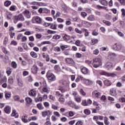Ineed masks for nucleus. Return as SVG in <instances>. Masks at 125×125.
Instances as JSON below:
<instances>
[{"instance_id": "nucleus-1", "label": "nucleus", "mask_w": 125, "mask_h": 125, "mask_svg": "<svg viewBox=\"0 0 125 125\" xmlns=\"http://www.w3.org/2000/svg\"><path fill=\"white\" fill-rule=\"evenodd\" d=\"M46 77L49 81H51V82H54L55 80H56V77H55V75L52 73L50 71H48L47 72Z\"/></svg>"}, {"instance_id": "nucleus-2", "label": "nucleus", "mask_w": 125, "mask_h": 125, "mask_svg": "<svg viewBox=\"0 0 125 125\" xmlns=\"http://www.w3.org/2000/svg\"><path fill=\"white\" fill-rule=\"evenodd\" d=\"M122 44L120 43H115L112 46V49L116 51H120L122 49Z\"/></svg>"}, {"instance_id": "nucleus-3", "label": "nucleus", "mask_w": 125, "mask_h": 125, "mask_svg": "<svg viewBox=\"0 0 125 125\" xmlns=\"http://www.w3.org/2000/svg\"><path fill=\"white\" fill-rule=\"evenodd\" d=\"M80 79L82 82H83L85 84H87V85H90V84H92V82L90 81V80L84 79L83 76H80Z\"/></svg>"}, {"instance_id": "nucleus-4", "label": "nucleus", "mask_w": 125, "mask_h": 125, "mask_svg": "<svg viewBox=\"0 0 125 125\" xmlns=\"http://www.w3.org/2000/svg\"><path fill=\"white\" fill-rule=\"evenodd\" d=\"M104 66L107 70H109V71L113 70V63L111 62H106Z\"/></svg>"}, {"instance_id": "nucleus-5", "label": "nucleus", "mask_w": 125, "mask_h": 125, "mask_svg": "<svg viewBox=\"0 0 125 125\" xmlns=\"http://www.w3.org/2000/svg\"><path fill=\"white\" fill-rule=\"evenodd\" d=\"M22 13L26 18H28V19L31 18V13H30L29 10H25Z\"/></svg>"}, {"instance_id": "nucleus-6", "label": "nucleus", "mask_w": 125, "mask_h": 125, "mask_svg": "<svg viewBox=\"0 0 125 125\" xmlns=\"http://www.w3.org/2000/svg\"><path fill=\"white\" fill-rule=\"evenodd\" d=\"M38 70H39V67L36 64L33 65L31 69L32 73L36 75L38 73Z\"/></svg>"}, {"instance_id": "nucleus-7", "label": "nucleus", "mask_w": 125, "mask_h": 125, "mask_svg": "<svg viewBox=\"0 0 125 125\" xmlns=\"http://www.w3.org/2000/svg\"><path fill=\"white\" fill-rule=\"evenodd\" d=\"M16 20L17 21H25V18H24V16H23V15L20 14L18 16L16 17L15 18Z\"/></svg>"}, {"instance_id": "nucleus-8", "label": "nucleus", "mask_w": 125, "mask_h": 125, "mask_svg": "<svg viewBox=\"0 0 125 125\" xmlns=\"http://www.w3.org/2000/svg\"><path fill=\"white\" fill-rule=\"evenodd\" d=\"M93 63L100 64L102 65V62L101 61V59H99L98 58H96L93 59Z\"/></svg>"}, {"instance_id": "nucleus-9", "label": "nucleus", "mask_w": 125, "mask_h": 125, "mask_svg": "<svg viewBox=\"0 0 125 125\" xmlns=\"http://www.w3.org/2000/svg\"><path fill=\"white\" fill-rule=\"evenodd\" d=\"M65 62L67 64H70V65H74L75 64V62L72 59V58H67L65 59Z\"/></svg>"}, {"instance_id": "nucleus-10", "label": "nucleus", "mask_w": 125, "mask_h": 125, "mask_svg": "<svg viewBox=\"0 0 125 125\" xmlns=\"http://www.w3.org/2000/svg\"><path fill=\"white\" fill-rule=\"evenodd\" d=\"M33 19H34L37 24H41L42 23V19L39 16L34 17Z\"/></svg>"}, {"instance_id": "nucleus-11", "label": "nucleus", "mask_w": 125, "mask_h": 125, "mask_svg": "<svg viewBox=\"0 0 125 125\" xmlns=\"http://www.w3.org/2000/svg\"><path fill=\"white\" fill-rule=\"evenodd\" d=\"M81 72L83 74V75H87L89 73L88 69L86 67H83V68H82Z\"/></svg>"}, {"instance_id": "nucleus-12", "label": "nucleus", "mask_w": 125, "mask_h": 125, "mask_svg": "<svg viewBox=\"0 0 125 125\" xmlns=\"http://www.w3.org/2000/svg\"><path fill=\"white\" fill-rule=\"evenodd\" d=\"M29 95L30 96L35 97L37 95V91L35 89H32L29 91Z\"/></svg>"}, {"instance_id": "nucleus-13", "label": "nucleus", "mask_w": 125, "mask_h": 125, "mask_svg": "<svg viewBox=\"0 0 125 125\" xmlns=\"http://www.w3.org/2000/svg\"><path fill=\"white\" fill-rule=\"evenodd\" d=\"M92 95H95V97L98 98L101 96V94L98 91L95 90L92 93Z\"/></svg>"}, {"instance_id": "nucleus-14", "label": "nucleus", "mask_w": 125, "mask_h": 125, "mask_svg": "<svg viewBox=\"0 0 125 125\" xmlns=\"http://www.w3.org/2000/svg\"><path fill=\"white\" fill-rule=\"evenodd\" d=\"M62 39L64 41L68 42V41H70L71 40V36L67 34H64L62 36Z\"/></svg>"}, {"instance_id": "nucleus-15", "label": "nucleus", "mask_w": 125, "mask_h": 125, "mask_svg": "<svg viewBox=\"0 0 125 125\" xmlns=\"http://www.w3.org/2000/svg\"><path fill=\"white\" fill-rule=\"evenodd\" d=\"M4 112L6 114H10L11 112V107L10 106H7L4 108Z\"/></svg>"}, {"instance_id": "nucleus-16", "label": "nucleus", "mask_w": 125, "mask_h": 125, "mask_svg": "<svg viewBox=\"0 0 125 125\" xmlns=\"http://www.w3.org/2000/svg\"><path fill=\"white\" fill-rule=\"evenodd\" d=\"M11 116V117H15V118H18L19 114L16 112V110H13Z\"/></svg>"}, {"instance_id": "nucleus-17", "label": "nucleus", "mask_w": 125, "mask_h": 125, "mask_svg": "<svg viewBox=\"0 0 125 125\" xmlns=\"http://www.w3.org/2000/svg\"><path fill=\"white\" fill-rule=\"evenodd\" d=\"M46 123L44 124V125H51V123L50 122V117L47 116L46 118Z\"/></svg>"}, {"instance_id": "nucleus-18", "label": "nucleus", "mask_w": 125, "mask_h": 125, "mask_svg": "<svg viewBox=\"0 0 125 125\" xmlns=\"http://www.w3.org/2000/svg\"><path fill=\"white\" fill-rule=\"evenodd\" d=\"M104 83L105 85H106V86H110V85L112 84V83L111 82V81L108 80H104Z\"/></svg>"}, {"instance_id": "nucleus-19", "label": "nucleus", "mask_w": 125, "mask_h": 125, "mask_svg": "<svg viewBox=\"0 0 125 125\" xmlns=\"http://www.w3.org/2000/svg\"><path fill=\"white\" fill-rule=\"evenodd\" d=\"M108 57L109 58H114V57H117V54L115 53L109 52L108 53Z\"/></svg>"}, {"instance_id": "nucleus-20", "label": "nucleus", "mask_w": 125, "mask_h": 125, "mask_svg": "<svg viewBox=\"0 0 125 125\" xmlns=\"http://www.w3.org/2000/svg\"><path fill=\"white\" fill-rule=\"evenodd\" d=\"M30 55L33 58H38V54L34 51H32L30 52Z\"/></svg>"}, {"instance_id": "nucleus-21", "label": "nucleus", "mask_w": 125, "mask_h": 125, "mask_svg": "<svg viewBox=\"0 0 125 125\" xmlns=\"http://www.w3.org/2000/svg\"><path fill=\"white\" fill-rule=\"evenodd\" d=\"M7 81V79L6 78V77L4 76L3 78H1L0 79V84H2L4 82H6Z\"/></svg>"}, {"instance_id": "nucleus-22", "label": "nucleus", "mask_w": 125, "mask_h": 125, "mask_svg": "<svg viewBox=\"0 0 125 125\" xmlns=\"http://www.w3.org/2000/svg\"><path fill=\"white\" fill-rule=\"evenodd\" d=\"M110 94L112 96H116L117 92H116V89H111L110 92Z\"/></svg>"}, {"instance_id": "nucleus-23", "label": "nucleus", "mask_w": 125, "mask_h": 125, "mask_svg": "<svg viewBox=\"0 0 125 125\" xmlns=\"http://www.w3.org/2000/svg\"><path fill=\"white\" fill-rule=\"evenodd\" d=\"M100 2L102 5H104L105 6L108 5V1L106 0H101Z\"/></svg>"}, {"instance_id": "nucleus-24", "label": "nucleus", "mask_w": 125, "mask_h": 125, "mask_svg": "<svg viewBox=\"0 0 125 125\" xmlns=\"http://www.w3.org/2000/svg\"><path fill=\"white\" fill-rule=\"evenodd\" d=\"M25 101L27 104H32V99L29 97L25 98Z\"/></svg>"}, {"instance_id": "nucleus-25", "label": "nucleus", "mask_w": 125, "mask_h": 125, "mask_svg": "<svg viewBox=\"0 0 125 125\" xmlns=\"http://www.w3.org/2000/svg\"><path fill=\"white\" fill-rule=\"evenodd\" d=\"M98 43V40L97 39H92L91 41V44H92V45H93L95 44V43Z\"/></svg>"}, {"instance_id": "nucleus-26", "label": "nucleus", "mask_w": 125, "mask_h": 125, "mask_svg": "<svg viewBox=\"0 0 125 125\" xmlns=\"http://www.w3.org/2000/svg\"><path fill=\"white\" fill-rule=\"evenodd\" d=\"M11 97V94L8 92H5V97L6 99H9Z\"/></svg>"}, {"instance_id": "nucleus-27", "label": "nucleus", "mask_w": 125, "mask_h": 125, "mask_svg": "<svg viewBox=\"0 0 125 125\" xmlns=\"http://www.w3.org/2000/svg\"><path fill=\"white\" fill-rule=\"evenodd\" d=\"M10 4H11V2L9 0H6L4 3V6H6L7 7L9 6V5H10Z\"/></svg>"}, {"instance_id": "nucleus-28", "label": "nucleus", "mask_w": 125, "mask_h": 125, "mask_svg": "<svg viewBox=\"0 0 125 125\" xmlns=\"http://www.w3.org/2000/svg\"><path fill=\"white\" fill-rule=\"evenodd\" d=\"M87 20H89V21H94L95 18H94V16L90 15L88 17Z\"/></svg>"}, {"instance_id": "nucleus-29", "label": "nucleus", "mask_w": 125, "mask_h": 125, "mask_svg": "<svg viewBox=\"0 0 125 125\" xmlns=\"http://www.w3.org/2000/svg\"><path fill=\"white\" fill-rule=\"evenodd\" d=\"M32 3L34 5H39V6H42L43 4V3L40 2H33Z\"/></svg>"}, {"instance_id": "nucleus-30", "label": "nucleus", "mask_w": 125, "mask_h": 125, "mask_svg": "<svg viewBox=\"0 0 125 125\" xmlns=\"http://www.w3.org/2000/svg\"><path fill=\"white\" fill-rule=\"evenodd\" d=\"M64 96L62 95V97H60V98L58 99V101L59 102H61V103H63V102H65V99H64Z\"/></svg>"}, {"instance_id": "nucleus-31", "label": "nucleus", "mask_w": 125, "mask_h": 125, "mask_svg": "<svg viewBox=\"0 0 125 125\" xmlns=\"http://www.w3.org/2000/svg\"><path fill=\"white\" fill-rule=\"evenodd\" d=\"M60 39H61V36L58 35L57 34L55 35L53 37V40H60Z\"/></svg>"}, {"instance_id": "nucleus-32", "label": "nucleus", "mask_w": 125, "mask_h": 125, "mask_svg": "<svg viewBox=\"0 0 125 125\" xmlns=\"http://www.w3.org/2000/svg\"><path fill=\"white\" fill-rule=\"evenodd\" d=\"M50 28L53 30H56V29H57V24H53V23H51Z\"/></svg>"}, {"instance_id": "nucleus-33", "label": "nucleus", "mask_w": 125, "mask_h": 125, "mask_svg": "<svg viewBox=\"0 0 125 125\" xmlns=\"http://www.w3.org/2000/svg\"><path fill=\"white\" fill-rule=\"evenodd\" d=\"M42 44H51V42L49 41H43L41 42L40 45L42 46Z\"/></svg>"}, {"instance_id": "nucleus-34", "label": "nucleus", "mask_w": 125, "mask_h": 125, "mask_svg": "<svg viewBox=\"0 0 125 125\" xmlns=\"http://www.w3.org/2000/svg\"><path fill=\"white\" fill-rule=\"evenodd\" d=\"M108 120V117H104V124L105 125H110V122H109Z\"/></svg>"}, {"instance_id": "nucleus-35", "label": "nucleus", "mask_w": 125, "mask_h": 125, "mask_svg": "<svg viewBox=\"0 0 125 125\" xmlns=\"http://www.w3.org/2000/svg\"><path fill=\"white\" fill-rule=\"evenodd\" d=\"M83 113L84 114H85V115H90V110L88 109H85L84 110Z\"/></svg>"}, {"instance_id": "nucleus-36", "label": "nucleus", "mask_w": 125, "mask_h": 125, "mask_svg": "<svg viewBox=\"0 0 125 125\" xmlns=\"http://www.w3.org/2000/svg\"><path fill=\"white\" fill-rule=\"evenodd\" d=\"M82 104L83 106H88V104H87V101L86 100H83L82 101Z\"/></svg>"}, {"instance_id": "nucleus-37", "label": "nucleus", "mask_w": 125, "mask_h": 125, "mask_svg": "<svg viewBox=\"0 0 125 125\" xmlns=\"http://www.w3.org/2000/svg\"><path fill=\"white\" fill-rule=\"evenodd\" d=\"M43 92H45L46 93H49V91H48V89H47V87L45 86L42 89Z\"/></svg>"}, {"instance_id": "nucleus-38", "label": "nucleus", "mask_w": 125, "mask_h": 125, "mask_svg": "<svg viewBox=\"0 0 125 125\" xmlns=\"http://www.w3.org/2000/svg\"><path fill=\"white\" fill-rule=\"evenodd\" d=\"M58 90H60L62 92V93H64L65 91H66V89L64 87H61L58 89Z\"/></svg>"}, {"instance_id": "nucleus-39", "label": "nucleus", "mask_w": 125, "mask_h": 125, "mask_svg": "<svg viewBox=\"0 0 125 125\" xmlns=\"http://www.w3.org/2000/svg\"><path fill=\"white\" fill-rule=\"evenodd\" d=\"M56 96L57 97H62V96H63V94H61L60 92L57 91H56Z\"/></svg>"}, {"instance_id": "nucleus-40", "label": "nucleus", "mask_w": 125, "mask_h": 125, "mask_svg": "<svg viewBox=\"0 0 125 125\" xmlns=\"http://www.w3.org/2000/svg\"><path fill=\"white\" fill-rule=\"evenodd\" d=\"M26 118H27V116L26 115H24V116H23L22 117V122H23V123H28V120H27V119H26Z\"/></svg>"}, {"instance_id": "nucleus-41", "label": "nucleus", "mask_w": 125, "mask_h": 125, "mask_svg": "<svg viewBox=\"0 0 125 125\" xmlns=\"http://www.w3.org/2000/svg\"><path fill=\"white\" fill-rule=\"evenodd\" d=\"M16 9V6L15 5H12L9 8V10L11 11H15Z\"/></svg>"}, {"instance_id": "nucleus-42", "label": "nucleus", "mask_w": 125, "mask_h": 125, "mask_svg": "<svg viewBox=\"0 0 125 125\" xmlns=\"http://www.w3.org/2000/svg\"><path fill=\"white\" fill-rule=\"evenodd\" d=\"M60 83H62L63 85H67V81L64 80H61L60 81Z\"/></svg>"}, {"instance_id": "nucleus-43", "label": "nucleus", "mask_w": 125, "mask_h": 125, "mask_svg": "<svg viewBox=\"0 0 125 125\" xmlns=\"http://www.w3.org/2000/svg\"><path fill=\"white\" fill-rule=\"evenodd\" d=\"M37 108L39 109V110H42L43 109V106L42 104H37Z\"/></svg>"}, {"instance_id": "nucleus-44", "label": "nucleus", "mask_w": 125, "mask_h": 125, "mask_svg": "<svg viewBox=\"0 0 125 125\" xmlns=\"http://www.w3.org/2000/svg\"><path fill=\"white\" fill-rule=\"evenodd\" d=\"M103 23L106 24V26H110L111 25V22L107 21L106 20L103 21Z\"/></svg>"}, {"instance_id": "nucleus-45", "label": "nucleus", "mask_w": 125, "mask_h": 125, "mask_svg": "<svg viewBox=\"0 0 125 125\" xmlns=\"http://www.w3.org/2000/svg\"><path fill=\"white\" fill-rule=\"evenodd\" d=\"M93 54H94L95 55H98V54H99V50L96 49H95L93 51Z\"/></svg>"}, {"instance_id": "nucleus-46", "label": "nucleus", "mask_w": 125, "mask_h": 125, "mask_svg": "<svg viewBox=\"0 0 125 125\" xmlns=\"http://www.w3.org/2000/svg\"><path fill=\"white\" fill-rule=\"evenodd\" d=\"M14 100L15 101H18L20 99V97L18 95H15L13 96Z\"/></svg>"}, {"instance_id": "nucleus-47", "label": "nucleus", "mask_w": 125, "mask_h": 125, "mask_svg": "<svg viewBox=\"0 0 125 125\" xmlns=\"http://www.w3.org/2000/svg\"><path fill=\"white\" fill-rule=\"evenodd\" d=\"M48 97L49 99H50L51 100H52V101H55L56 100V99H55V97L51 95H49Z\"/></svg>"}, {"instance_id": "nucleus-48", "label": "nucleus", "mask_w": 125, "mask_h": 125, "mask_svg": "<svg viewBox=\"0 0 125 125\" xmlns=\"http://www.w3.org/2000/svg\"><path fill=\"white\" fill-rule=\"evenodd\" d=\"M35 100L36 102H39V101L42 102V97H40L39 98H35Z\"/></svg>"}, {"instance_id": "nucleus-49", "label": "nucleus", "mask_w": 125, "mask_h": 125, "mask_svg": "<svg viewBox=\"0 0 125 125\" xmlns=\"http://www.w3.org/2000/svg\"><path fill=\"white\" fill-rule=\"evenodd\" d=\"M11 65H12V67H13V68H15L17 67V63H16V62H12Z\"/></svg>"}, {"instance_id": "nucleus-50", "label": "nucleus", "mask_w": 125, "mask_h": 125, "mask_svg": "<svg viewBox=\"0 0 125 125\" xmlns=\"http://www.w3.org/2000/svg\"><path fill=\"white\" fill-rule=\"evenodd\" d=\"M60 47L62 50H65V49L67 48L68 46L67 45H62L60 46Z\"/></svg>"}, {"instance_id": "nucleus-51", "label": "nucleus", "mask_w": 125, "mask_h": 125, "mask_svg": "<svg viewBox=\"0 0 125 125\" xmlns=\"http://www.w3.org/2000/svg\"><path fill=\"white\" fill-rule=\"evenodd\" d=\"M59 108V106L55 105V104H52V109H53V110H58Z\"/></svg>"}, {"instance_id": "nucleus-52", "label": "nucleus", "mask_w": 125, "mask_h": 125, "mask_svg": "<svg viewBox=\"0 0 125 125\" xmlns=\"http://www.w3.org/2000/svg\"><path fill=\"white\" fill-rule=\"evenodd\" d=\"M18 84L20 86H22L23 85V82L19 79H18Z\"/></svg>"}, {"instance_id": "nucleus-53", "label": "nucleus", "mask_w": 125, "mask_h": 125, "mask_svg": "<svg viewBox=\"0 0 125 125\" xmlns=\"http://www.w3.org/2000/svg\"><path fill=\"white\" fill-rule=\"evenodd\" d=\"M2 50L4 54H7V50L5 47H2Z\"/></svg>"}, {"instance_id": "nucleus-54", "label": "nucleus", "mask_w": 125, "mask_h": 125, "mask_svg": "<svg viewBox=\"0 0 125 125\" xmlns=\"http://www.w3.org/2000/svg\"><path fill=\"white\" fill-rule=\"evenodd\" d=\"M8 83H11V84L13 83V78H12V77H10L8 79Z\"/></svg>"}, {"instance_id": "nucleus-55", "label": "nucleus", "mask_w": 125, "mask_h": 125, "mask_svg": "<svg viewBox=\"0 0 125 125\" xmlns=\"http://www.w3.org/2000/svg\"><path fill=\"white\" fill-rule=\"evenodd\" d=\"M42 117H46V116H47V114H48V112L46 111H44L42 112Z\"/></svg>"}, {"instance_id": "nucleus-56", "label": "nucleus", "mask_w": 125, "mask_h": 125, "mask_svg": "<svg viewBox=\"0 0 125 125\" xmlns=\"http://www.w3.org/2000/svg\"><path fill=\"white\" fill-rule=\"evenodd\" d=\"M36 39H37L38 40H40L42 39V34H37L36 35Z\"/></svg>"}, {"instance_id": "nucleus-57", "label": "nucleus", "mask_w": 125, "mask_h": 125, "mask_svg": "<svg viewBox=\"0 0 125 125\" xmlns=\"http://www.w3.org/2000/svg\"><path fill=\"white\" fill-rule=\"evenodd\" d=\"M93 66L94 67V68H98V67L101 66V65L102 64H98V63H92Z\"/></svg>"}, {"instance_id": "nucleus-58", "label": "nucleus", "mask_w": 125, "mask_h": 125, "mask_svg": "<svg viewBox=\"0 0 125 125\" xmlns=\"http://www.w3.org/2000/svg\"><path fill=\"white\" fill-rule=\"evenodd\" d=\"M75 31L76 33H77L78 34H82L83 33V31L80 30V29H79V28H76L75 29Z\"/></svg>"}, {"instance_id": "nucleus-59", "label": "nucleus", "mask_w": 125, "mask_h": 125, "mask_svg": "<svg viewBox=\"0 0 125 125\" xmlns=\"http://www.w3.org/2000/svg\"><path fill=\"white\" fill-rule=\"evenodd\" d=\"M8 42V38L6 37H5L4 41H3V44H6Z\"/></svg>"}, {"instance_id": "nucleus-60", "label": "nucleus", "mask_w": 125, "mask_h": 125, "mask_svg": "<svg viewBox=\"0 0 125 125\" xmlns=\"http://www.w3.org/2000/svg\"><path fill=\"white\" fill-rule=\"evenodd\" d=\"M43 11H44V12L47 14L48 13H50V10L47 8H44Z\"/></svg>"}, {"instance_id": "nucleus-61", "label": "nucleus", "mask_w": 125, "mask_h": 125, "mask_svg": "<svg viewBox=\"0 0 125 125\" xmlns=\"http://www.w3.org/2000/svg\"><path fill=\"white\" fill-rule=\"evenodd\" d=\"M122 5H125V0H118Z\"/></svg>"}, {"instance_id": "nucleus-62", "label": "nucleus", "mask_w": 125, "mask_h": 125, "mask_svg": "<svg viewBox=\"0 0 125 125\" xmlns=\"http://www.w3.org/2000/svg\"><path fill=\"white\" fill-rule=\"evenodd\" d=\"M75 100L78 103H80V102H81V101H82V99L80 97H76L75 98Z\"/></svg>"}, {"instance_id": "nucleus-63", "label": "nucleus", "mask_w": 125, "mask_h": 125, "mask_svg": "<svg viewBox=\"0 0 125 125\" xmlns=\"http://www.w3.org/2000/svg\"><path fill=\"white\" fill-rule=\"evenodd\" d=\"M48 34H56V31H53V30H48Z\"/></svg>"}, {"instance_id": "nucleus-64", "label": "nucleus", "mask_w": 125, "mask_h": 125, "mask_svg": "<svg viewBox=\"0 0 125 125\" xmlns=\"http://www.w3.org/2000/svg\"><path fill=\"white\" fill-rule=\"evenodd\" d=\"M121 12H122L123 16H125V8H122L121 9Z\"/></svg>"}]
</instances>
